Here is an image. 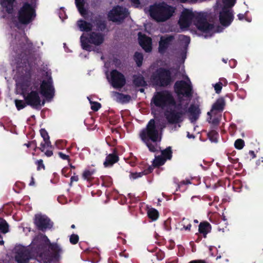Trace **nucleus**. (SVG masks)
<instances>
[{
    "mask_svg": "<svg viewBox=\"0 0 263 263\" xmlns=\"http://www.w3.org/2000/svg\"><path fill=\"white\" fill-rule=\"evenodd\" d=\"M207 14L204 12H193L191 10L184 9L182 11L178 24L182 29L189 27L193 22L197 28L201 31H209L213 29L212 25L207 21Z\"/></svg>",
    "mask_w": 263,
    "mask_h": 263,
    "instance_id": "nucleus-1",
    "label": "nucleus"
},
{
    "mask_svg": "<svg viewBox=\"0 0 263 263\" xmlns=\"http://www.w3.org/2000/svg\"><path fill=\"white\" fill-rule=\"evenodd\" d=\"M175 8L164 2L158 3L149 7V14L157 22H165L174 14Z\"/></svg>",
    "mask_w": 263,
    "mask_h": 263,
    "instance_id": "nucleus-2",
    "label": "nucleus"
},
{
    "mask_svg": "<svg viewBox=\"0 0 263 263\" xmlns=\"http://www.w3.org/2000/svg\"><path fill=\"white\" fill-rule=\"evenodd\" d=\"M164 127V125L160 122L151 119L146 127L140 132V138L144 142L150 140L153 142L159 141L161 139V132Z\"/></svg>",
    "mask_w": 263,
    "mask_h": 263,
    "instance_id": "nucleus-3",
    "label": "nucleus"
},
{
    "mask_svg": "<svg viewBox=\"0 0 263 263\" xmlns=\"http://www.w3.org/2000/svg\"><path fill=\"white\" fill-rule=\"evenodd\" d=\"M236 0H217L214 9L219 10V21L224 26H228L232 22L233 16L231 8L235 4Z\"/></svg>",
    "mask_w": 263,
    "mask_h": 263,
    "instance_id": "nucleus-4",
    "label": "nucleus"
},
{
    "mask_svg": "<svg viewBox=\"0 0 263 263\" xmlns=\"http://www.w3.org/2000/svg\"><path fill=\"white\" fill-rule=\"evenodd\" d=\"M152 103L156 106L166 110L170 107H174L175 101L172 95L164 91L157 92L153 97Z\"/></svg>",
    "mask_w": 263,
    "mask_h": 263,
    "instance_id": "nucleus-5",
    "label": "nucleus"
},
{
    "mask_svg": "<svg viewBox=\"0 0 263 263\" xmlns=\"http://www.w3.org/2000/svg\"><path fill=\"white\" fill-rule=\"evenodd\" d=\"M35 16V11L33 3H25L18 11V17L20 22L27 24L32 21Z\"/></svg>",
    "mask_w": 263,
    "mask_h": 263,
    "instance_id": "nucleus-6",
    "label": "nucleus"
},
{
    "mask_svg": "<svg viewBox=\"0 0 263 263\" xmlns=\"http://www.w3.org/2000/svg\"><path fill=\"white\" fill-rule=\"evenodd\" d=\"M186 112L185 107L181 104L177 105L175 103L174 107H170L165 110V116L170 123H178L182 120V116Z\"/></svg>",
    "mask_w": 263,
    "mask_h": 263,
    "instance_id": "nucleus-7",
    "label": "nucleus"
},
{
    "mask_svg": "<svg viewBox=\"0 0 263 263\" xmlns=\"http://www.w3.org/2000/svg\"><path fill=\"white\" fill-rule=\"evenodd\" d=\"M104 38L102 35L99 33L92 32L88 40L87 37L83 34L81 36V46L83 49L87 51L92 50L91 46L89 43H92L96 45H99L103 43Z\"/></svg>",
    "mask_w": 263,
    "mask_h": 263,
    "instance_id": "nucleus-8",
    "label": "nucleus"
},
{
    "mask_svg": "<svg viewBox=\"0 0 263 263\" xmlns=\"http://www.w3.org/2000/svg\"><path fill=\"white\" fill-rule=\"evenodd\" d=\"M175 89L179 95L189 97L191 95L192 87L189 79L186 77L185 81H178L175 83Z\"/></svg>",
    "mask_w": 263,
    "mask_h": 263,
    "instance_id": "nucleus-9",
    "label": "nucleus"
},
{
    "mask_svg": "<svg viewBox=\"0 0 263 263\" xmlns=\"http://www.w3.org/2000/svg\"><path fill=\"white\" fill-rule=\"evenodd\" d=\"M153 79L155 83L158 85H166L171 80L170 73L167 70L159 69L154 73Z\"/></svg>",
    "mask_w": 263,
    "mask_h": 263,
    "instance_id": "nucleus-10",
    "label": "nucleus"
},
{
    "mask_svg": "<svg viewBox=\"0 0 263 263\" xmlns=\"http://www.w3.org/2000/svg\"><path fill=\"white\" fill-rule=\"evenodd\" d=\"M127 14L128 12L125 8L117 6L109 11L108 18L113 22H118L123 20Z\"/></svg>",
    "mask_w": 263,
    "mask_h": 263,
    "instance_id": "nucleus-11",
    "label": "nucleus"
},
{
    "mask_svg": "<svg viewBox=\"0 0 263 263\" xmlns=\"http://www.w3.org/2000/svg\"><path fill=\"white\" fill-rule=\"evenodd\" d=\"M110 83L112 86L115 88H119L123 87L125 83V80L123 75L114 70L110 73Z\"/></svg>",
    "mask_w": 263,
    "mask_h": 263,
    "instance_id": "nucleus-12",
    "label": "nucleus"
},
{
    "mask_svg": "<svg viewBox=\"0 0 263 263\" xmlns=\"http://www.w3.org/2000/svg\"><path fill=\"white\" fill-rule=\"evenodd\" d=\"M172 158V151L170 147H168L161 152V156L156 157L153 161V166L158 167L163 165L167 159Z\"/></svg>",
    "mask_w": 263,
    "mask_h": 263,
    "instance_id": "nucleus-13",
    "label": "nucleus"
},
{
    "mask_svg": "<svg viewBox=\"0 0 263 263\" xmlns=\"http://www.w3.org/2000/svg\"><path fill=\"white\" fill-rule=\"evenodd\" d=\"M16 250L15 260L18 263H26L31 258L29 250L26 248L20 247Z\"/></svg>",
    "mask_w": 263,
    "mask_h": 263,
    "instance_id": "nucleus-14",
    "label": "nucleus"
},
{
    "mask_svg": "<svg viewBox=\"0 0 263 263\" xmlns=\"http://www.w3.org/2000/svg\"><path fill=\"white\" fill-rule=\"evenodd\" d=\"M26 103L33 107H37L41 104V100L39 93L36 91H31L25 98Z\"/></svg>",
    "mask_w": 263,
    "mask_h": 263,
    "instance_id": "nucleus-15",
    "label": "nucleus"
},
{
    "mask_svg": "<svg viewBox=\"0 0 263 263\" xmlns=\"http://www.w3.org/2000/svg\"><path fill=\"white\" fill-rule=\"evenodd\" d=\"M34 223L37 227L41 230H43L51 227L50 220L45 215H42L41 214H37L35 215Z\"/></svg>",
    "mask_w": 263,
    "mask_h": 263,
    "instance_id": "nucleus-16",
    "label": "nucleus"
},
{
    "mask_svg": "<svg viewBox=\"0 0 263 263\" xmlns=\"http://www.w3.org/2000/svg\"><path fill=\"white\" fill-rule=\"evenodd\" d=\"M174 39V37L172 35H166L165 36H161L159 43V52L161 53H164L171 42Z\"/></svg>",
    "mask_w": 263,
    "mask_h": 263,
    "instance_id": "nucleus-17",
    "label": "nucleus"
},
{
    "mask_svg": "<svg viewBox=\"0 0 263 263\" xmlns=\"http://www.w3.org/2000/svg\"><path fill=\"white\" fill-rule=\"evenodd\" d=\"M41 92L46 98H51L53 95L54 89L50 80L43 81L41 86Z\"/></svg>",
    "mask_w": 263,
    "mask_h": 263,
    "instance_id": "nucleus-18",
    "label": "nucleus"
},
{
    "mask_svg": "<svg viewBox=\"0 0 263 263\" xmlns=\"http://www.w3.org/2000/svg\"><path fill=\"white\" fill-rule=\"evenodd\" d=\"M139 42L140 46L146 52L152 50V39L139 32L138 33Z\"/></svg>",
    "mask_w": 263,
    "mask_h": 263,
    "instance_id": "nucleus-19",
    "label": "nucleus"
},
{
    "mask_svg": "<svg viewBox=\"0 0 263 263\" xmlns=\"http://www.w3.org/2000/svg\"><path fill=\"white\" fill-rule=\"evenodd\" d=\"M224 105V102L223 99L222 98L218 99L213 104L211 110L208 112V115H215L217 111H221L223 109Z\"/></svg>",
    "mask_w": 263,
    "mask_h": 263,
    "instance_id": "nucleus-20",
    "label": "nucleus"
},
{
    "mask_svg": "<svg viewBox=\"0 0 263 263\" xmlns=\"http://www.w3.org/2000/svg\"><path fill=\"white\" fill-rule=\"evenodd\" d=\"M111 97L114 100L120 103H126L129 101V96L121 94L115 91L111 92Z\"/></svg>",
    "mask_w": 263,
    "mask_h": 263,
    "instance_id": "nucleus-21",
    "label": "nucleus"
},
{
    "mask_svg": "<svg viewBox=\"0 0 263 263\" xmlns=\"http://www.w3.org/2000/svg\"><path fill=\"white\" fill-rule=\"evenodd\" d=\"M0 2L3 10L6 11L8 13H11L12 12L14 0H0Z\"/></svg>",
    "mask_w": 263,
    "mask_h": 263,
    "instance_id": "nucleus-22",
    "label": "nucleus"
},
{
    "mask_svg": "<svg viewBox=\"0 0 263 263\" xmlns=\"http://www.w3.org/2000/svg\"><path fill=\"white\" fill-rule=\"evenodd\" d=\"M189 111L190 114V118L192 122L197 119L200 114V110L198 107L194 105H192L190 107Z\"/></svg>",
    "mask_w": 263,
    "mask_h": 263,
    "instance_id": "nucleus-23",
    "label": "nucleus"
},
{
    "mask_svg": "<svg viewBox=\"0 0 263 263\" xmlns=\"http://www.w3.org/2000/svg\"><path fill=\"white\" fill-rule=\"evenodd\" d=\"M78 26L82 31H88L91 30L92 25L85 21L80 20L77 22Z\"/></svg>",
    "mask_w": 263,
    "mask_h": 263,
    "instance_id": "nucleus-24",
    "label": "nucleus"
},
{
    "mask_svg": "<svg viewBox=\"0 0 263 263\" xmlns=\"http://www.w3.org/2000/svg\"><path fill=\"white\" fill-rule=\"evenodd\" d=\"M40 133H41V135L42 136V137L44 139V140L45 141V144H41V147L40 148V149H41V151L42 152L44 151L45 148L46 146H50V141L49 140V137L48 135V134L47 133V132L45 130V129H42L41 130H40Z\"/></svg>",
    "mask_w": 263,
    "mask_h": 263,
    "instance_id": "nucleus-25",
    "label": "nucleus"
},
{
    "mask_svg": "<svg viewBox=\"0 0 263 263\" xmlns=\"http://www.w3.org/2000/svg\"><path fill=\"white\" fill-rule=\"evenodd\" d=\"M118 160V158L117 156L114 154H109L106 157V160L104 162V165L105 167L110 166Z\"/></svg>",
    "mask_w": 263,
    "mask_h": 263,
    "instance_id": "nucleus-26",
    "label": "nucleus"
},
{
    "mask_svg": "<svg viewBox=\"0 0 263 263\" xmlns=\"http://www.w3.org/2000/svg\"><path fill=\"white\" fill-rule=\"evenodd\" d=\"M210 230V225L208 222L200 223L199 226V231L200 233L204 234V237Z\"/></svg>",
    "mask_w": 263,
    "mask_h": 263,
    "instance_id": "nucleus-27",
    "label": "nucleus"
},
{
    "mask_svg": "<svg viewBox=\"0 0 263 263\" xmlns=\"http://www.w3.org/2000/svg\"><path fill=\"white\" fill-rule=\"evenodd\" d=\"M147 214L148 217L153 220H156L159 216L158 212L153 208L148 210Z\"/></svg>",
    "mask_w": 263,
    "mask_h": 263,
    "instance_id": "nucleus-28",
    "label": "nucleus"
},
{
    "mask_svg": "<svg viewBox=\"0 0 263 263\" xmlns=\"http://www.w3.org/2000/svg\"><path fill=\"white\" fill-rule=\"evenodd\" d=\"M76 6L81 15H84L85 14V10L83 8L84 5V0H75Z\"/></svg>",
    "mask_w": 263,
    "mask_h": 263,
    "instance_id": "nucleus-29",
    "label": "nucleus"
},
{
    "mask_svg": "<svg viewBox=\"0 0 263 263\" xmlns=\"http://www.w3.org/2000/svg\"><path fill=\"white\" fill-rule=\"evenodd\" d=\"M9 226L6 220L0 219V231L3 233L8 232Z\"/></svg>",
    "mask_w": 263,
    "mask_h": 263,
    "instance_id": "nucleus-30",
    "label": "nucleus"
},
{
    "mask_svg": "<svg viewBox=\"0 0 263 263\" xmlns=\"http://www.w3.org/2000/svg\"><path fill=\"white\" fill-rule=\"evenodd\" d=\"M134 83L136 85L138 86H143L145 84L143 78L141 76H135L134 79Z\"/></svg>",
    "mask_w": 263,
    "mask_h": 263,
    "instance_id": "nucleus-31",
    "label": "nucleus"
},
{
    "mask_svg": "<svg viewBox=\"0 0 263 263\" xmlns=\"http://www.w3.org/2000/svg\"><path fill=\"white\" fill-rule=\"evenodd\" d=\"M143 55L139 52H136L134 55V59L138 66L142 65L143 61Z\"/></svg>",
    "mask_w": 263,
    "mask_h": 263,
    "instance_id": "nucleus-32",
    "label": "nucleus"
},
{
    "mask_svg": "<svg viewBox=\"0 0 263 263\" xmlns=\"http://www.w3.org/2000/svg\"><path fill=\"white\" fill-rule=\"evenodd\" d=\"M50 248L56 255H58L62 252V249L57 244H51Z\"/></svg>",
    "mask_w": 263,
    "mask_h": 263,
    "instance_id": "nucleus-33",
    "label": "nucleus"
},
{
    "mask_svg": "<svg viewBox=\"0 0 263 263\" xmlns=\"http://www.w3.org/2000/svg\"><path fill=\"white\" fill-rule=\"evenodd\" d=\"M38 239H41L45 244H47L48 242H49V239L46 236L40 235H38L36 237V238H35L33 240V243H36L37 240H38Z\"/></svg>",
    "mask_w": 263,
    "mask_h": 263,
    "instance_id": "nucleus-34",
    "label": "nucleus"
},
{
    "mask_svg": "<svg viewBox=\"0 0 263 263\" xmlns=\"http://www.w3.org/2000/svg\"><path fill=\"white\" fill-rule=\"evenodd\" d=\"M15 104L18 110L23 109L26 106L25 103L22 100H15Z\"/></svg>",
    "mask_w": 263,
    "mask_h": 263,
    "instance_id": "nucleus-35",
    "label": "nucleus"
},
{
    "mask_svg": "<svg viewBox=\"0 0 263 263\" xmlns=\"http://www.w3.org/2000/svg\"><path fill=\"white\" fill-rule=\"evenodd\" d=\"M235 146L236 148L241 149L243 147L244 141L240 139H237L235 142Z\"/></svg>",
    "mask_w": 263,
    "mask_h": 263,
    "instance_id": "nucleus-36",
    "label": "nucleus"
},
{
    "mask_svg": "<svg viewBox=\"0 0 263 263\" xmlns=\"http://www.w3.org/2000/svg\"><path fill=\"white\" fill-rule=\"evenodd\" d=\"M178 39L182 43H184L185 45L189 44V42H190V41L189 37L183 35H179V36H178Z\"/></svg>",
    "mask_w": 263,
    "mask_h": 263,
    "instance_id": "nucleus-37",
    "label": "nucleus"
},
{
    "mask_svg": "<svg viewBox=\"0 0 263 263\" xmlns=\"http://www.w3.org/2000/svg\"><path fill=\"white\" fill-rule=\"evenodd\" d=\"M90 103L91 105V108L95 110V111H97L101 107V104L98 102H92L90 100Z\"/></svg>",
    "mask_w": 263,
    "mask_h": 263,
    "instance_id": "nucleus-38",
    "label": "nucleus"
},
{
    "mask_svg": "<svg viewBox=\"0 0 263 263\" xmlns=\"http://www.w3.org/2000/svg\"><path fill=\"white\" fill-rule=\"evenodd\" d=\"M79 240V236L76 234H72L70 237V242L72 244H76Z\"/></svg>",
    "mask_w": 263,
    "mask_h": 263,
    "instance_id": "nucleus-39",
    "label": "nucleus"
},
{
    "mask_svg": "<svg viewBox=\"0 0 263 263\" xmlns=\"http://www.w3.org/2000/svg\"><path fill=\"white\" fill-rule=\"evenodd\" d=\"M92 172L89 171H85L83 173V177L84 179L89 180L90 178Z\"/></svg>",
    "mask_w": 263,
    "mask_h": 263,
    "instance_id": "nucleus-40",
    "label": "nucleus"
},
{
    "mask_svg": "<svg viewBox=\"0 0 263 263\" xmlns=\"http://www.w3.org/2000/svg\"><path fill=\"white\" fill-rule=\"evenodd\" d=\"M144 143L146 144L150 151L154 152L157 150L156 145L150 144L149 141H147L146 142Z\"/></svg>",
    "mask_w": 263,
    "mask_h": 263,
    "instance_id": "nucleus-41",
    "label": "nucleus"
},
{
    "mask_svg": "<svg viewBox=\"0 0 263 263\" xmlns=\"http://www.w3.org/2000/svg\"><path fill=\"white\" fill-rule=\"evenodd\" d=\"M214 87L216 92L219 93L222 89V83H216Z\"/></svg>",
    "mask_w": 263,
    "mask_h": 263,
    "instance_id": "nucleus-42",
    "label": "nucleus"
},
{
    "mask_svg": "<svg viewBox=\"0 0 263 263\" xmlns=\"http://www.w3.org/2000/svg\"><path fill=\"white\" fill-rule=\"evenodd\" d=\"M144 174L143 172H141L139 173H132L131 174V177L135 179L138 177H141Z\"/></svg>",
    "mask_w": 263,
    "mask_h": 263,
    "instance_id": "nucleus-43",
    "label": "nucleus"
},
{
    "mask_svg": "<svg viewBox=\"0 0 263 263\" xmlns=\"http://www.w3.org/2000/svg\"><path fill=\"white\" fill-rule=\"evenodd\" d=\"M213 115H211L210 116L211 117L210 118V119H209V122L210 123H212L213 124H217L219 123V120L218 119V118H214L213 119L212 118V116H213Z\"/></svg>",
    "mask_w": 263,
    "mask_h": 263,
    "instance_id": "nucleus-44",
    "label": "nucleus"
},
{
    "mask_svg": "<svg viewBox=\"0 0 263 263\" xmlns=\"http://www.w3.org/2000/svg\"><path fill=\"white\" fill-rule=\"evenodd\" d=\"M59 156L64 160H66L68 159L69 156L65 154H63L61 152L59 153Z\"/></svg>",
    "mask_w": 263,
    "mask_h": 263,
    "instance_id": "nucleus-45",
    "label": "nucleus"
},
{
    "mask_svg": "<svg viewBox=\"0 0 263 263\" xmlns=\"http://www.w3.org/2000/svg\"><path fill=\"white\" fill-rule=\"evenodd\" d=\"M37 164H38V169H40V167H44V165H43V160H38L37 161Z\"/></svg>",
    "mask_w": 263,
    "mask_h": 263,
    "instance_id": "nucleus-46",
    "label": "nucleus"
},
{
    "mask_svg": "<svg viewBox=\"0 0 263 263\" xmlns=\"http://www.w3.org/2000/svg\"><path fill=\"white\" fill-rule=\"evenodd\" d=\"M132 2L135 5L136 7H138L139 4V0H131Z\"/></svg>",
    "mask_w": 263,
    "mask_h": 263,
    "instance_id": "nucleus-47",
    "label": "nucleus"
},
{
    "mask_svg": "<svg viewBox=\"0 0 263 263\" xmlns=\"http://www.w3.org/2000/svg\"><path fill=\"white\" fill-rule=\"evenodd\" d=\"M208 23L209 24H210V23H209V22H208ZM211 25H212V26H213V29H212V30H211V31H203V32H206V33H210V35H212V33H213L214 32H215V29H214V27L213 25L212 24H211Z\"/></svg>",
    "mask_w": 263,
    "mask_h": 263,
    "instance_id": "nucleus-48",
    "label": "nucleus"
},
{
    "mask_svg": "<svg viewBox=\"0 0 263 263\" xmlns=\"http://www.w3.org/2000/svg\"><path fill=\"white\" fill-rule=\"evenodd\" d=\"M52 152L51 151H47L45 152V155L48 157H50L52 155Z\"/></svg>",
    "mask_w": 263,
    "mask_h": 263,
    "instance_id": "nucleus-49",
    "label": "nucleus"
},
{
    "mask_svg": "<svg viewBox=\"0 0 263 263\" xmlns=\"http://www.w3.org/2000/svg\"><path fill=\"white\" fill-rule=\"evenodd\" d=\"M78 180V176H73L71 178V181H77Z\"/></svg>",
    "mask_w": 263,
    "mask_h": 263,
    "instance_id": "nucleus-50",
    "label": "nucleus"
},
{
    "mask_svg": "<svg viewBox=\"0 0 263 263\" xmlns=\"http://www.w3.org/2000/svg\"><path fill=\"white\" fill-rule=\"evenodd\" d=\"M191 227V224L190 223L187 224V226H183V228L185 230H190Z\"/></svg>",
    "mask_w": 263,
    "mask_h": 263,
    "instance_id": "nucleus-51",
    "label": "nucleus"
},
{
    "mask_svg": "<svg viewBox=\"0 0 263 263\" xmlns=\"http://www.w3.org/2000/svg\"><path fill=\"white\" fill-rule=\"evenodd\" d=\"M243 14H239L238 15V17L239 18V20H242L243 18Z\"/></svg>",
    "mask_w": 263,
    "mask_h": 263,
    "instance_id": "nucleus-52",
    "label": "nucleus"
},
{
    "mask_svg": "<svg viewBox=\"0 0 263 263\" xmlns=\"http://www.w3.org/2000/svg\"><path fill=\"white\" fill-rule=\"evenodd\" d=\"M151 172V170H149V171H146V172H145V173H144V174H147V173H148L149 172Z\"/></svg>",
    "mask_w": 263,
    "mask_h": 263,
    "instance_id": "nucleus-53",
    "label": "nucleus"
},
{
    "mask_svg": "<svg viewBox=\"0 0 263 263\" xmlns=\"http://www.w3.org/2000/svg\"><path fill=\"white\" fill-rule=\"evenodd\" d=\"M71 227V228L74 229L75 228V226L74 224H72Z\"/></svg>",
    "mask_w": 263,
    "mask_h": 263,
    "instance_id": "nucleus-54",
    "label": "nucleus"
},
{
    "mask_svg": "<svg viewBox=\"0 0 263 263\" xmlns=\"http://www.w3.org/2000/svg\"><path fill=\"white\" fill-rule=\"evenodd\" d=\"M181 184H185V181H182V182H181Z\"/></svg>",
    "mask_w": 263,
    "mask_h": 263,
    "instance_id": "nucleus-55",
    "label": "nucleus"
},
{
    "mask_svg": "<svg viewBox=\"0 0 263 263\" xmlns=\"http://www.w3.org/2000/svg\"><path fill=\"white\" fill-rule=\"evenodd\" d=\"M30 143H29V144H26V146H27V147H29V146H30Z\"/></svg>",
    "mask_w": 263,
    "mask_h": 263,
    "instance_id": "nucleus-56",
    "label": "nucleus"
},
{
    "mask_svg": "<svg viewBox=\"0 0 263 263\" xmlns=\"http://www.w3.org/2000/svg\"><path fill=\"white\" fill-rule=\"evenodd\" d=\"M194 222H195V223H198V220H194Z\"/></svg>",
    "mask_w": 263,
    "mask_h": 263,
    "instance_id": "nucleus-57",
    "label": "nucleus"
},
{
    "mask_svg": "<svg viewBox=\"0 0 263 263\" xmlns=\"http://www.w3.org/2000/svg\"><path fill=\"white\" fill-rule=\"evenodd\" d=\"M188 137L189 138H191V137H193L192 136H191V135H188Z\"/></svg>",
    "mask_w": 263,
    "mask_h": 263,
    "instance_id": "nucleus-58",
    "label": "nucleus"
},
{
    "mask_svg": "<svg viewBox=\"0 0 263 263\" xmlns=\"http://www.w3.org/2000/svg\"><path fill=\"white\" fill-rule=\"evenodd\" d=\"M188 137L189 138H191V137H193L192 136H191V135H188Z\"/></svg>",
    "mask_w": 263,
    "mask_h": 263,
    "instance_id": "nucleus-59",
    "label": "nucleus"
},
{
    "mask_svg": "<svg viewBox=\"0 0 263 263\" xmlns=\"http://www.w3.org/2000/svg\"><path fill=\"white\" fill-rule=\"evenodd\" d=\"M183 221H184V224H185L186 223V222H187V220H185L184 219H183Z\"/></svg>",
    "mask_w": 263,
    "mask_h": 263,
    "instance_id": "nucleus-60",
    "label": "nucleus"
},
{
    "mask_svg": "<svg viewBox=\"0 0 263 263\" xmlns=\"http://www.w3.org/2000/svg\"><path fill=\"white\" fill-rule=\"evenodd\" d=\"M186 183H190V181L189 180L186 181Z\"/></svg>",
    "mask_w": 263,
    "mask_h": 263,
    "instance_id": "nucleus-61",
    "label": "nucleus"
},
{
    "mask_svg": "<svg viewBox=\"0 0 263 263\" xmlns=\"http://www.w3.org/2000/svg\"><path fill=\"white\" fill-rule=\"evenodd\" d=\"M34 183V182L32 181L31 183H30V185H32Z\"/></svg>",
    "mask_w": 263,
    "mask_h": 263,
    "instance_id": "nucleus-62",
    "label": "nucleus"
},
{
    "mask_svg": "<svg viewBox=\"0 0 263 263\" xmlns=\"http://www.w3.org/2000/svg\"><path fill=\"white\" fill-rule=\"evenodd\" d=\"M22 90H23V93H24V87H22Z\"/></svg>",
    "mask_w": 263,
    "mask_h": 263,
    "instance_id": "nucleus-63",
    "label": "nucleus"
},
{
    "mask_svg": "<svg viewBox=\"0 0 263 263\" xmlns=\"http://www.w3.org/2000/svg\"><path fill=\"white\" fill-rule=\"evenodd\" d=\"M44 101H43L42 103V105H44Z\"/></svg>",
    "mask_w": 263,
    "mask_h": 263,
    "instance_id": "nucleus-64",
    "label": "nucleus"
}]
</instances>
